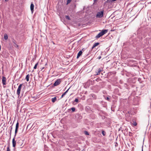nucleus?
Instances as JSON below:
<instances>
[{
  "instance_id": "15",
  "label": "nucleus",
  "mask_w": 151,
  "mask_h": 151,
  "mask_svg": "<svg viewBox=\"0 0 151 151\" xmlns=\"http://www.w3.org/2000/svg\"><path fill=\"white\" fill-rule=\"evenodd\" d=\"M70 88V87L64 93H63V94L61 96V98H62L66 94V93L68 92V91L69 90Z\"/></svg>"
},
{
  "instance_id": "35",
  "label": "nucleus",
  "mask_w": 151,
  "mask_h": 151,
  "mask_svg": "<svg viewBox=\"0 0 151 151\" xmlns=\"http://www.w3.org/2000/svg\"><path fill=\"white\" fill-rule=\"evenodd\" d=\"M142 151H143V149H142Z\"/></svg>"
},
{
  "instance_id": "8",
  "label": "nucleus",
  "mask_w": 151,
  "mask_h": 151,
  "mask_svg": "<svg viewBox=\"0 0 151 151\" xmlns=\"http://www.w3.org/2000/svg\"><path fill=\"white\" fill-rule=\"evenodd\" d=\"M15 137H14L12 141L13 147H15L16 145H17V140L16 141H15Z\"/></svg>"
},
{
  "instance_id": "10",
  "label": "nucleus",
  "mask_w": 151,
  "mask_h": 151,
  "mask_svg": "<svg viewBox=\"0 0 151 151\" xmlns=\"http://www.w3.org/2000/svg\"><path fill=\"white\" fill-rule=\"evenodd\" d=\"M108 32V30L107 29H104V30H102L101 32L102 34V35H104L106 33Z\"/></svg>"
},
{
  "instance_id": "30",
  "label": "nucleus",
  "mask_w": 151,
  "mask_h": 151,
  "mask_svg": "<svg viewBox=\"0 0 151 151\" xmlns=\"http://www.w3.org/2000/svg\"><path fill=\"white\" fill-rule=\"evenodd\" d=\"M75 101L76 102H78V99H76L75 100Z\"/></svg>"
},
{
  "instance_id": "4",
  "label": "nucleus",
  "mask_w": 151,
  "mask_h": 151,
  "mask_svg": "<svg viewBox=\"0 0 151 151\" xmlns=\"http://www.w3.org/2000/svg\"><path fill=\"white\" fill-rule=\"evenodd\" d=\"M22 84H20L18 87V88L17 90V94L19 96L20 95V91L21 89V87L22 86Z\"/></svg>"
},
{
  "instance_id": "3",
  "label": "nucleus",
  "mask_w": 151,
  "mask_h": 151,
  "mask_svg": "<svg viewBox=\"0 0 151 151\" xmlns=\"http://www.w3.org/2000/svg\"><path fill=\"white\" fill-rule=\"evenodd\" d=\"M12 41L13 46H14L15 47L18 48L19 47V46L17 45V42L16 40L13 38L12 39Z\"/></svg>"
},
{
  "instance_id": "28",
  "label": "nucleus",
  "mask_w": 151,
  "mask_h": 151,
  "mask_svg": "<svg viewBox=\"0 0 151 151\" xmlns=\"http://www.w3.org/2000/svg\"><path fill=\"white\" fill-rule=\"evenodd\" d=\"M84 133L86 135H89V134L88 133L87 131H85L84 132Z\"/></svg>"
},
{
  "instance_id": "32",
  "label": "nucleus",
  "mask_w": 151,
  "mask_h": 151,
  "mask_svg": "<svg viewBox=\"0 0 151 151\" xmlns=\"http://www.w3.org/2000/svg\"><path fill=\"white\" fill-rule=\"evenodd\" d=\"M101 58V56H99V57L98 58L99 59H100Z\"/></svg>"
},
{
  "instance_id": "24",
  "label": "nucleus",
  "mask_w": 151,
  "mask_h": 151,
  "mask_svg": "<svg viewBox=\"0 0 151 151\" xmlns=\"http://www.w3.org/2000/svg\"><path fill=\"white\" fill-rule=\"evenodd\" d=\"M132 124H133V125L134 126H136L137 125V122H133Z\"/></svg>"
},
{
  "instance_id": "12",
  "label": "nucleus",
  "mask_w": 151,
  "mask_h": 151,
  "mask_svg": "<svg viewBox=\"0 0 151 151\" xmlns=\"http://www.w3.org/2000/svg\"><path fill=\"white\" fill-rule=\"evenodd\" d=\"M99 42H96V43H95L93 45L92 47V48H91V49H93V48H94V47H96V46H98V45H99Z\"/></svg>"
},
{
  "instance_id": "6",
  "label": "nucleus",
  "mask_w": 151,
  "mask_h": 151,
  "mask_svg": "<svg viewBox=\"0 0 151 151\" xmlns=\"http://www.w3.org/2000/svg\"><path fill=\"white\" fill-rule=\"evenodd\" d=\"M61 82V81L60 80V79H58L57 81H56L55 83L53 84V85L54 86H56L58 85H59Z\"/></svg>"
},
{
  "instance_id": "33",
  "label": "nucleus",
  "mask_w": 151,
  "mask_h": 151,
  "mask_svg": "<svg viewBox=\"0 0 151 151\" xmlns=\"http://www.w3.org/2000/svg\"><path fill=\"white\" fill-rule=\"evenodd\" d=\"M150 17L151 18V14L150 15Z\"/></svg>"
},
{
  "instance_id": "18",
  "label": "nucleus",
  "mask_w": 151,
  "mask_h": 151,
  "mask_svg": "<svg viewBox=\"0 0 151 151\" xmlns=\"http://www.w3.org/2000/svg\"><path fill=\"white\" fill-rule=\"evenodd\" d=\"M57 99L56 97H54L53 98H52V102L54 103L55 102Z\"/></svg>"
},
{
  "instance_id": "23",
  "label": "nucleus",
  "mask_w": 151,
  "mask_h": 151,
  "mask_svg": "<svg viewBox=\"0 0 151 151\" xmlns=\"http://www.w3.org/2000/svg\"><path fill=\"white\" fill-rule=\"evenodd\" d=\"M65 18L68 20H70V18L69 16L68 15H66L65 16Z\"/></svg>"
},
{
  "instance_id": "2",
  "label": "nucleus",
  "mask_w": 151,
  "mask_h": 151,
  "mask_svg": "<svg viewBox=\"0 0 151 151\" xmlns=\"http://www.w3.org/2000/svg\"><path fill=\"white\" fill-rule=\"evenodd\" d=\"M104 15V10H102L97 12L96 17L99 18H102Z\"/></svg>"
},
{
  "instance_id": "25",
  "label": "nucleus",
  "mask_w": 151,
  "mask_h": 151,
  "mask_svg": "<svg viewBox=\"0 0 151 151\" xmlns=\"http://www.w3.org/2000/svg\"><path fill=\"white\" fill-rule=\"evenodd\" d=\"M38 64V63H37L35 65V66L34 67V69H36L37 68V65Z\"/></svg>"
},
{
  "instance_id": "34",
  "label": "nucleus",
  "mask_w": 151,
  "mask_h": 151,
  "mask_svg": "<svg viewBox=\"0 0 151 151\" xmlns=\"http://www.w3.org/2000/svg\"><path fill=\"white\" fill-rule=\"evenodd\" d=\"M5 0V1L6 2L8 1H9V0Z\"/></svg>"
},
{
  "instance_id": "5",
  "label": "nucleus",
  "mask_w": 151,
  "mask_h": 151,
  "mask_svg": "<svg viewBox=\"0 0 151 151\" xmlns=\"http://www.w3.org/2000/svg\"><path fill=\"white\" fill-rule=\"evenodd\" d=\"M19 123L17 121L16 125V128L15 132V137L16 136V134L18 132V129L19 128Z\"/></svg>"
},
{
  "instance_id": "9",
  "label": "nucleus",
  "mask_w": 151,
  "mask_h": 151,
  "mask_svg": "<svg viewBox=\"0 0 151 151\" xmlns=\"http://www.w3.org/2000/svg\"><path fill=\"white\" fill-rule=\"evenodd\" d=\"M34 5L33 3H31L30 5V9L32 13H33L34 11Z\"/></svg>"
},
{
  "instance_id": "13",
  "label": "nucleus",
  "mask_w": 151,
  "mask_h": 151,
  "mask_svg": "<svg viewBox=\"0 0 151 151\" xmlns=\"http://www.w3.org/2000/svg\"><path fill=\"white\" fill-rule=\"evenodd\" d=\"M103 35H102V34L100 32V33H99L96 36V38L97 39L98 38H99V37H101Z\"/></svg>"
},
{
  "instance_id": "20",
  "label": "nucleus",
  "mask_w": 151,
  "mask_h": 151,
  "mask_svg": "<svg viewBox=\"0 0 151 151\" xmlns=\"http://www.w3.org/2000/svg\"><path fill=\"white\" fill-rule=\"evenodd\" d=\"M10 130L9 134H10V135L11 136V135L12 132V126L10 127Z\"/></svg>"
},
{
  "instance_id": "14",
  "label": "nucleus",
  "mask_w": 151,
  "mask_h": 151,
  "mask_svg": "<svg viewBox=\"0 0 151 151\" xmlns=\"http://www.w3.org/2000/svg\"><path fill=\"white\" fill-rule=\"evenodd\" d=\"M82 51L81 50L77 54V58H78L79 57L82 55Z\"/></svg>"
},
{
  "instance_id": "11",
  "label": "nucleus",
  "mask_w": 151,
  "mask_h": 151,
  "mask_svg": "<svg viewBox=\"0 0 151 151\" xmlns=\"http://www.w3.org/2000/svg\"><path fill=\"white\" fill-rule=\"evenodd\" d=\"M9 47L10 49H12L13 47V45L12 42H11L10 41L9 43Z\"/></svg>"
},
{
  "instance_id": "27",
  "label": "nucleus",
  "mask_w": 151,
  "mask_h": 151,
  "mask_svg": "<svg viewBox=\"0 0 151 151\" xmlns=\"http://www.w3.org/2000/svg\"><path fill=\"white\" fill-rule=\"evenodd\" d=\"M6 151H10V149L9 148V145L7 147Z\"/></svg>"
},
{
  "instance_id": "22",
  "label": "nucleus",
  "mask_w": 151,
  "mask_h": 151,
  "mask_svg": "<svg viewBox=\"0 0 151 151\" xmlns=\"http://www.w3.org/2000/svg\"><path fill=\"white\" fill-rule=\"evenodd\" d=\"M71 110L72 112H74L75 110V108L74 107H72L70 109H69V110Z\"/></svg>"
},
{
  "instance_id": "17",
  "label": "nucleus",
  "mask_w": 151,
  "mask_h": 151,
  "mask_svg": "<svg viewBox=\"0 0 151 151\" xmlns=\"http://www.w3.org/2000/svg\"><path fill=\"white\" fill-rule=\"evenodd\" d=\"M4 39L5 40H7L8 39V37L7 35L6 34H5L4 35Z\"/></svg>"
},
{
  "instance_id": "26",
  "label": "nucleus",
  "mask_w": 151,
  "mask_h": 151,
  "mask_svg": "<svg viewBox=\"0 0 151 151\" xmlns=\"http://www.w3.org/2000/svg\"><path fill=\"white\" fill-rule=\"evenodd\" d=\"M102 134L103 135V136H104L105 135L106 132L104 130H102Z\"/></svg>"
},
{
  "instance_id": "31",
  "label": "nucleus",
  "mask_w": 151,
  "mask_h": 151,
  "mask_svg": "<svg viewBox=\"0 0 151 151\" xmlns=\"http://www.w3.org/2000/svg\"><path fill=\"white\" fill-rule=\"evenodd\" d=\"M106 99L109 101L110 100V99L109 97H107L106 98Z\"/></svg>"
},
{
  "instance_id": "16",
  "label": "nucleus",
  "mask_w": 151,
  "mask_h": 151,
  "mask_svg": "<svg viewBox=\"0 0 151 151\" xmlns=\"http://www.w3.org/2000/svg\"><path fill=\"white\" fill-rule=\"evenodd\" d=\"M102 70H101L100 68H99V69H98V71L97 72H96V73L97 74L96 75H98L99 74L100 72Z\"/></svg>"
},
{
  "instance_id": "29",
  "label": "nucleus",
  "mask_w": 151,
  "mask_h": 151,
  "mask_svg": "<svg viewBox=\"0 0 151 151\" xmlns=\"http://www.w3.org/2000/svg\"><path fill=\"white\" fill-rule=\"evenodd\" d=\"M71 1L72 0H67V4L70 3Z\"/></svg>"
},
{
  "instance_id": "7",
  "label": "nucleus",
  "mask_w": 151,
  "mask_h": 151,
  "mask_svg": "<svg viewBox=\"0 0 151 151\" xmlns=\"http://www.w3.org/2000/svg\"><path fill=\"white\" fill-rule=\"evenodd\" d=\"M6 79L5 77L3 76L2 77V83L3 85H6Z\"/></svg>"
},
{
  "instance_id": "21",
  "label": "nucleus",
  "mask_w": 151,
  "mask_h": 151,
  "mask_svg": "<svg viewBox=\"0 0 151 151\" xmlns=\"http://www.w3.org/2000/svg\"><path fill=\"white\" fill-rule=\"evenodd\" d=\"M116 0H107V2L108 3H111L113 1H114Z\"/></svg>"
},
{
  "instance_id": "19",
  "label": "nucleus",
  "mask_w": 151,
  "mask_h": 151,
  "mask_svg": "<svg viewBox=\"0 0 151 151\" xmlns=\"http://www.w3.org/2000/svg\"><path fill=\"white\" fill-rule=\"evenodd\" d=\"M29 74H28L26 76V79L27 81H29Z\"/></svg>"
},
{
  "instance_id": "1",
  "label": "nucleus",
  "mask_w": 151,
  "mask_h": 151,
  "mask_svg": "<svg viewBox=\"0 0 151 151\" xmlns=\"http://www.w3.org/2000/svg\"><path fill=\"white\" fill-rule=\"evenodd\" d=\"M24 145V141L21 139L19 137H18L17 139V145L18 147L22 148Z\"/></svg>"
}]
</instances>
